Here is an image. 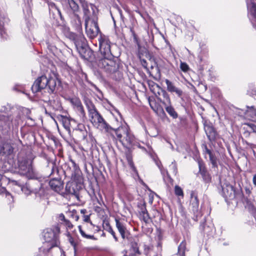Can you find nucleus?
<instances>
[{
    "label": "nucleus",
    "instance_id": "nucleus-1",
    "mask_svg": "<svg viewBox=\"0 0 256 256\" xmlns=\"http://www.w3.org/2000/svg\"><path fill=\"white\" fill-rule=\"evenodd\" d=\"M56 78L42 75L38 78L32 86L34 93H36L42 89L48 88V92L52 93L55 90L56 86Z\"/></svg>",
    "mask_w": 256,
    "mask_h": 256
},
{
    "label": "nucleus",
    "instance_id": "nucleus-2",
    "mask_svg": "<svg viewBox=\"0 0 256 256\" xmlns=\"http://www.w3.org/2000/svg\"><path fill=\"white\" fill-rule=\"evenodd\" d=\"M98 68L110 74L116 72L118 68V64L114 60L113 58L104 57L100 59L98 62Z\"/></svg>",
    "mask_w": 256,
    "mask_h": 256
},
{
    "label": "nucleus",
    "instance_id": "nucleus-3",
    "mask_svg": "<svg viewBox=\"0 0 256 256\" xmlns=\"http://www.w3.org/2000/svg\"><path fill=\"white\" fill-rule=\"evenodd\" d=\"M44 241L39 251L44 250L50 245L60 244L58 234L51 229H47L44 231Z\"/></svg>",
    "mask_w": 256,
    "mask_h": 256
},
{
    "label": "nucleus",
    "instance_id": "nucleus-4",
    "mask_svg": "<svg viewBox=\"0 0 256 256\" xmlns=\"http://www.w3.org/2000/svg\"><path fill=\"white\" fill-rule=\"evenodd\" d=\"M18 172L28 178L32 179L36 176L32 166V162L30 160H24L18 162Z\"/></svg>",
    "mask_w": 256,
    "mask_h": 256
},
{
    "label": "nucleus",
    "instance_id": "nucleus-5",
    "mask_svg": "<svg viewBox=\"0 0 256 256\" xmlns=\"http://www.w3.org/2000/svg\"><path fill=\"white\" fill-rule=\"evenodd\" d=\"M93 125L98 129L108 134L111 126L106 122L98 112L89 116Z\"/></svg>",
    "mask_w": 256,
    "mask_h": 256
},
{
    "label": "nucleus",
    "instance_id": "nucleus-6",
    "mask_svg": "<svg viewBox=\"0 0 256 256\" xmlns=\"http://www.w3.org/2000/svg\"><path fill=\"white\" fill-rule=\"evenodd\" d=\"M99 48L103 58H113L110 50V42L107 36L100 34L98 38Z\"/></svg>",
    "mask_w": 256,
    "mask_h": 256
},
{
    "label": "nucleus",
    "instance_id": "nucleus-7",
    "mask_svg": "<svg viewBox=\"0 0 256 256\" xmlns=\"http://www.w3.org/2000/svg\"><path fill=\"white\" fill-rule=\"evenodd\" d=\"M86 32L88 36L91 39L96 37L100 32L98 24L96 20H85Z\"/></svg>",
    "mask_w": 256,
    "mask_h": 256
},
{
    "label": "nucleus",
    "instance_id": "nucleus-8",
    "mask_svg": "<svg viewBox=\"0 0 256 256\" xmlns=\"http://www.w3.org/2000/svg\"><path fill=\"white\" fill-rule=\"evenodd\" d=\"M128 126L126 125L122 126L116 129L111 127L107 134L111 136L113 140H118L122 144V140L126 134Z\"/></svg>",
    "mask_w": 256,
    "mask_h": 256
},
{
    "label": "nucleus",
    "instance_id": "nucleus-9",
    "mask_svg": "<svg viewBox=\"0 0 256 256\" xmlns=\"http://www.w3.org/2000/svg\"><path fill=\"white\" fill-rule=\"evenodd\" d=\"M58 244L50 245L44 250H40V252L44 256H61L62 250Z\"/></svg>",
    "mask_w": 256,
    "mask_h": 256
},
{
    "label": "nucleus",
    "instance_id": "nucleus-10",
    "mask_svg": "<svg viewBox=\"0 0 256 256\" xmlns=\"http://www.w3.org/2000/svg\"><path fill=\"white\" fill-rule=\"evenodd\" d=\"M82 6L84 16V21L86 20H90L91 16L95 14L96 6L94 5L88 4L85 1L82 2Z\"/></svg>",
    "mask_w": 256,
    "mask_h": 256
},
{
    "label": "nucleus",
    "instance_id": "nucleus-11",
    "mask_svg": "<svg viewBox=\"0 0 256 256\" xmlns=\"http://www.w3.org/2000/svg\"><path fill=\"white\" fill-rule=\"evenodd\" d=\"M255 0H246L248 14L253 26L256 30V4Z\"/></svg>",
    "mask_w": 256,
    "mask_h": 256
},
{
    "label": "nucleus",
    "instance_id": "nucleus-12",
    "mask_svg": "<svg viewBox=\"0 0 256 256\" xmlns=\"http://www.w3.org/2000/svg\"><path fill=\"white\" fill-rule=\"evenodd\" d=\"M20 120V116L18 113L15 114L14 115L6 116L0 114V120L4 121L8 126L12 125V126H18Z\"/></svg>",
    "mask_w": 256,
    "mask_h": 256
},
{
    "label": "nucleus",
    "instance_id": "nucleus-13",
    "mask_svg": "<svg viewBox=\"0 0 256 256\" xmlns=\"http://www.w3.org/2000/svg\"><path fill=\"white\" fill-rule=\"evenodd\" d=\"M66 36L74 42L75 46L77 48L82 46L85 44L86 39L82 34L76 35L73 32H68L66 34Z\"/></svg>",
    "mask_w": 256,
    "mask_h": 256
},
{
    "label": "nucleus",
    "instance_id": "nucleus-14",
    "mask_svg": "<svg viewBox=\"0 0 256 256\" xmlns=\"http://www.w3.org/2000/svg\"><path fill=\"white\" fill-rule=\"evenodd\" d=\"M190 208L194 214H198L199 211V201L197 194L194 191H192L190 193Z\"/></svg>",
    "mask_w": 256,
    "mask_h": 256
},
{
    "label": "nucleus",
    "instance_id": "nucleus-15",
    "mask_svg": "<svg viewBox=\"0 0 256 256\" xmlns=\"http://www.w3.org/2000/svg\"><path fill=\"white\" fill-rule=\"evenodd\" d=\"M115 222L116 228L120 232L122 238L124 240L127 238V234L128 233L125 224L118 218H115Z\"/></svg>",
    "mask_w": 256,
    "mask_h": 256
},
{
    "label": "nucleus",
    "instance_id": "nucleus-16",
    "mask_svg": "<svg viewBox=\"0 0 256 256\" xmlns=\"http://www.w3.org/2000/svg\"><path fill=\"white\" fill-rule=\"evenodd\" d=\"M124 134V139L122 140V144L125 147L131 146L134 140V137L131 132L130 128L128 126L127 132Z\"/></svg>",
    "mask_w": 256,
    "mask_h": 256
},
{
    "label": "nucleus",
    "instance_id": "nucleus-17",
    "mask_svg": "<svg viewBox=\"0 0 256 256\" xmlns=\"http://www.w3.org/2000/svg\"><path fill=\"white\" fill-rule=\"evenodd\" d=\"M50 188L55 192L60 193L63 188V182L60 179L54 178L49 182Z\"/></svg>",
    "mask_w": 256,
    "mask_h": 256
},
{
    "label": "nucleus",
    "instance_id": "nucleus-18",
    "mask_svg": "<svg viewBox=\"0 0 256 256\" xmlns=\"http://www.w3.org/2000/svg\"><path fill=\"white\" fill-rule=\"evenodd\" d=\"M198 168L199 172L201 174L204 180L206 182H210L211 181L210 175L206 169L203 164L200 162H198Z\"/></svg>",
    "mask_w": 256,
    "mask_h": 256
},
{
    "label": "nucleus",
    "instance_id": "nucleus-19",
    "mask_svg": "<svg viewBox=\"0 0 256 256\" xmlns=\"http://www.w3.org/2000/svg\"><path fill=\"white\" fill-rule=\"evenodd\" d=\"M222 192L226 198L230 199H233L235 198V190L231 184H226L225 187L222 188Z\"/></svg>",
    "mask_w": 256,
    "mask_h": 256
},
{
    "label": "nucleus",
    "instance_id": "nucleus-20",
    "mask_svg": "<svg viewBox=\"0 0 256 256\" xmlns=\"http://www.w3.org/2000/svg\"><path fill=\"white\" fill-rule=\"evenodd\" d=\"M165 82L166 84L167 90L170 92H176V94L178 96H180L182 94V92L181 90L177 88L174 85V84L170 82V80L166 79Z\"/></svg>",
    "mask_w": 256,
    "mask_h": 256
},
{
    "label": "nucleus",
    "instance_id": "nucleus-21",
    "mask_svg": "<svg viewBox=\"0 0 256 256\" xmlns=\"http://www.w3.org/2000/svg\"><path fill=\"white\" fill-rule=\"evenodd\" d=\"M48 4L50 12L53 14L54 18L61 16L60 11L54 2H48Z\"/></svg>",
    "mask_w": 256,
    "mask_h": 256
},
{
    "label": "nucleus",
    "instance_id": "nucleus-22",
    "mask_svg": "<svg viewBox=\"0 0 256 256\" xmlns=\"http://www.w3.org/2000/svg\"><path fill=\"white\" fill-rule=\"evenodd\" d=\"M76 183L74 182H68L66 186V192L69 194H76Z\"/></svg>",
    "mask_w": 256,
    "mask_h": 256
},
{
    "label": "nucleus",
    "instance_id": "nucleus-23",
    "mask_svg": "<svg viewBox=\"0 0 256 256\" xmlns=\"http://www.w3.org/2000/svg\"><path fill=\"white\" fill-rule=\"evenodd\" d=\"M84 102L87 108L89 116L98 112L94 105L90 100L85 98Z\"/></svg>",
    "mask_w": 256,
    "mask_h": 256
},
{
    "label": "nucleus",
    "instance_id": "nucleus-24",
    "mask_svg": "<svg viewBox=\"0 0 256 256\" xmlns=\"http://www.w3.org/2000/svg\"><path fill=\"white\" fill-rule=\"evenodd\" d=\"M204 130L208 138L210 140H214L216 138V132L214 128L210 126H206Z\"/></svg>",
    "mask_w": 256,
    "mask_h": 256
},
{
    "label": "nucleus",
    "instance_id": "nucleus-25",
    "mask_svg": "<svg viewBox=\"0 0 256 256\" xmlns=\"http://www.w3.org/2000/svg\"><path fill=\"white\" fill-rule=\"evenodd\" d=\"M245 114L247 118L252 121H256V108L254 106L248 107Z\"/></svg>",
    "mask_w": 256,
    "mask_h": 256
},
{
    "label": "nucleus",
    "instance_id": "nucleus-26",
    "mask_svg": "<svg viewBox=\"0 0 256 256\" xmlns=\"http://www.w3.org/2000/svg\"><path fill=\"white\" fill-rule=\"evenodd\" d=\"M140 218L145 222L149 221L150 217L145 205L142 206L140 211L139 212Z\"/></svg>",
    "mask_w": 256,
    "mask_h": 256
},
{
    "label": "nucleus",
    "instance_id": "nucleus-27",
    "mask_svg": "<svg viewBox=\"0 0 256 256\" xmlns=\"http://www.w3.org/2000/svg\"><path fill=\"white\" fill-rule=\"evenodd\" d=\"M67 2L72 12L76 14V13L78 12L80 10L77 2L74 0H67Z\"/></svg>",
    "mask_w": 256,
    "mask_h": 256
},
{
    "label": "nucleus",
    "instance_id": "nucleus-28",
    "mask_svg": "<svg viewBox=\"0 0 256 256\" xmlns=\"http://www.w3.org/2000/svg\"><path fill=\"white\" fill-rule=\"evenodd\" d=\"M50 101L51 106L54 110H59L61 109V102L58 96H56L54 100H50Z\"/></svg>",
    "mask_w": 256,
    "mask_h": 256
},
{
    "label": "nucleus",
    "instance_id": "nucleus-29",
    "mask_svg": "<svg viewBox=\"0 0 256 256\" xmlns=\"http://www.w3.org/2000/svg\"><path fill=\"white\" fill-rule=\"evenodd\" d=\"M3 150L2 155L10 156L13 152V148L12 146L8 144H6L3 145V148H0Z\"/></svg>",
    "mask_w": 256,
    "mask_h": 256
},
{
    "label": "nucleus",
    "instance_id": "nucleus-30",
    "mask_svg": "<svg viewBox=\"0 0 256 256\" xmlns=\"http://www.w3.org/2000/svg\"><path fill=\"white\" fill-rule=\"evenodd\" d=\"M164 106L166 112L170 116L174 118H178V114L174 108L172 106L171 104L170 105L165 106Z\"/></svg>",
    "mask_w": 256,
    "mask_h": 256
},
{
    "label": "nucleus",
    "instance_id": "nucleus-31",
    "mask_svg": "<svg viewBox=\"0 0 256 256\" xmlns=\"http://www.w3.org/2000/svg\"><path fill=\"white\" fill-rule=\"evenodd\" d=\"M105 230H106L107 232H110L113 236L114 240L117 242L118 240V238L116 235L115 232L114 231L113 229L112 228V226H110V223L108 222H105L103 226Z\"/></svg>",
    "mask_w": 256,
    "mask_h": 256
},
{
    "label": "nucleus",
    "instance_id": "nucleus-32",
    "mask_svg": "<svg viewBox=\"0 0 256 256\" xmlns=\"http://www.w3.org/2000/svg\"><path fill=\"white\" fill-rule=\"evenodd\" d=\"M186 250V242L183 240L180 244L178 247V256H185V251Z\"/></svg>",
    "mask_w": 256,
    "mask_h": 256
},
{
    "label": "nucleus",
    "instance_id": "nucleus-33",
    "mask_svg": "<svg viewBox=\"0 0 256 256\" xmlns=\"http://www.w3.org/2000/svg\"><path fill=\"white\" fill-rule=\"evenodd\" d=\"M162 96L163 98V100H161L162 102L164 104V106L170 105L171 104V102L168 94L165 90H162Z\"/></svg>",
    "mask_w": 256,
    "mask_h": 256
},
{
    "label": "nucleus",
    "instance_id": "nucleus-34",
    "mask_svg": "<svg viewBox=\"0 0 256 256\" xmlns=\"http://www.w3.org/2000/svg\"><path fill=\"white\" fill-rule=\"evenodd\" d=\"M144 256H156V253L153 250L152 246H144Z\"/></svg>",
    "mask_w": 256,
    "mask_h": 256
},
{
    "label": "nucleus",
    "instance_id": "nucleus-35",
    "mask_svg": "<svg viewBox=\"0 0 256 256\" xmlns=\"http://www.w3.org/2000/svg\"><path fill=\"white\" fill-rule=\"evenodd\" d=\"M79 232L81 234V236L84 238L86 239H90V240H96L94 235L86 234V232L82 229V228L80 226H78Z\"/></svg>",
    "mask_w": 256,
    "mask_h": 256
},
{
    "label": "nucleus",
    "instance_id": "nucleus-36",
    "mask_svg": "<svg viewBox=\"0 0 256 256\" xmlns=\"http://www.w3.org/2000/svg\"><path fill=\"white\" fill-rule=\"evenodd\" d=\"M69 100L74 109L76 108L82 104L80 100L77 98H70L69 99Z\"/></svg>",
    "mask_w": 256,
    "mask_h": 256
},
{
    "label": "nucleus",
    "instance_id": "nucleus-37",
    "mask_svg": "<svg viewBox=\"0 0 256 256\" xmlns=\"http://www.w3.org/2000/svg\"><path fill=\"white\" fill-rule=\"evenodd\" d=\"M174 194L177 196L184 198V194L182 189L178 186L176 185L174 186Z\"/></svg>",
    "mask_w": 256,
    "mask_h": 256
},
{
    "label": "nucleus",
    "instance_id": "nucleus-38",
    "mask_svg": "<svg viewBox=\"0 0 256 256\" xmlns=\"http://www.w3.org/2000/svg\"><path fill=\"white\" fill-rule=\"evenodd\" d=\"M75 110L81 118L84 119V118H86V113L82 104Z\"/></svg>",
    "mask_w": 256,
    "mask_h": 256
},
{
    "label": "nucleus",
    "instance_id": "nucleus-39",
    "mask_svg": "<svg viewBox=\"0 0 256 256\" xmlns=\"http://www.w3.org/2000/svg\"><path fill=\"white\" fill-rule=\"evenodd\" d=\"M67 214L75 221L76 222L78 220L79 216L77 214L76 210H72L68 212Z\"/></svg>",
    "mask_w": 256,
    "mask_h": 256
},
{
    "label": "nucleus",
    "instance_id": "nucleus-40",
    "mask_svg": "<svg viewBox=\"0 0 256 256\" xmlns=\"http://www.w3.org/2000/svg\"><path fill=\"white\" fill-rule=\"evenodd\" d=\"M60 118H61V121L63 124L64 126L66 128H68L70 122H69V120L68 118L66 116H60Z\"/></svg>",
    "mask_w": 256,
    "mask_h": 256
},
{
    "label": "nucleus",
    "instance_id": "nucleus-41",
    "mask_svg": "<svg viewBox=\"0 0 256 256\" xmlns=\"http://www.w3.org/2000/svg\"><path fill=\"white\" fill-rule=\"evenodd\" d=\"M210 160L213 167L217 166V158L215 155L212 153L209 155Z\"/></svg>",
    "mask_w": 256,
    "mask_h": 256
},
{
    "label": "nucleus",
    "instance_id": "nucleus-42",
    "mask_svg": "<svg viewBox=\"0 0 256 256\" xmlns=\"http://www.w3.org/2000/svg\"><path fill=\"white\" fill-rule=\"evenodd\" d=\"M0 34L1 36L4 38H7V34L4 26L0 22Z\"/></svg>",
    "mask_w": 256,
    "mask_h": 256
},
{
    "label": "nucleus",
    "instance_id": "nucleus-43",
    "mask_svg": "<svg viewBox=\"0 0 256 256\" xmlns=\"http://www.w3.org/2000/svg\"><path fill=\"white\" fill-rule=\"evenodd\" d=\"M180 68L181 70L184 72H187L190 68L188 66L186 62H181L180 64Z\"/></svg>",
    "mask_w": 256,
    "mask_h": 256
},
{
    "label": "nucleus",
    "instance_id": "nucleus-44",
    "mask_svg": "<svg viewBox=\"0 0 256 256\" xmlns=\"http://www.w3.org/2000/svg\"><path fill=\"white\" fill-rule=\"evenodd\" d=\"M250 129L253 132L256 133V126L252 123L246 124Z\"/></svg>",
    "mask_w": 256,
    "mask_h": 256
},
{
    "label": "nucleus",
    "instance_id": "nucleus-45",
    "mask_svg": "<svg viewBox=\"0 0 256 256\" xmlns=\"http://www.w3.org/2000/svg\"><path fill=\"white\" fill-rule=\"evenodd\" d=\"M21 190L26 194H28L30 193V190L26 186H20Z\"/></svg>",
    "mask_w": 256,
    "mask_h": 256
},
{
    "label": "nucleus",
    "instance_id": "nucleus-46",
    "mask_svg": "<svg viewBox=\"0 0 256 256\" xmlns=\"http://www.w3.org/2000/svg\"><path fill=\"white\" fill-rule=\"evenodd\" d=\"M90 227L94 228V232H96L100 230V227L94 225L92 222H90Z\"/></svg>",
    "mask_w": 256,
    "mask_h": 256
},
{
    "label": "nucleus",
    "instance_id": "nucleus-47",
    "mask_svg": "<svg viewBox=\"0 0 256 256\" xmlns=\"http://www.w3.org/2000/svg\"><path fill=\"white\" fill-rule=\"evenodd\" d=\"M2 193H3V192L5 194H6V196L8 197V199H9L8 197H10L12 198V197L11 196L9 192H8L5 188H2Z\"/></svg>",
    "mask_w": 256,
    "mask_h": 256
},
{
    "label": "nucleus",
    "instance_id": "nucleus-48",
    "mask_svg": "<svg viewBox=\"0 0 256 256\" xmlns=\"http://www.w3.org/2000/svg\"><path fill=\"white\" fill-rule=\"evenodd\" d=\"M64 224L68 228H69L70 229H71L73 226L72 224H71V222L68 220H66L64 222Z\"/></svg>",
    "mask_w": 256,
    "mask_h": 256
},
{
    "label": "nucleus",
    "instance_id": "nucleus-49",
    "mask_svg": "<svg viewBox=\"0 0 256 256\" xmlns=\"http://www.w3.org/2000/svg\"><path fill=\"white\" fill-rule=\"evenodd\" d=\"M84 220L85 222H88L90 224V222H91L90 220V216H88V215H84Z\"/></svg>",
    "mask_w": 256,
    "mask_h": 256
},
{
    "label": "nucleus",
    "instance_id": "nucleus-50",
    "mask_svg": "<svg viewBox=\"0 0 256 256\" xmlns=\"http://www.w3.org/2000/svg\"><path fill=\"white\" fill-rule=\"evenodd\" d=\"M59 219L60 220L64 222L66 220V219L64 216L62 214H61L59 215Z\"/></svg>",
    "mask_w": 256,
    "mask_h": 256
},
{
    "label": "nucleus",
    "instance_id": "nucleus-51",
    "mask_svg": "<svg viewBox=\"0 0 256 256\" xmlns=\"http://www.w3.org/2000/svg\"><path fill=\"white\" fill-rule=\"evenodd\" d=\"M156 165L158 166L160 168V170L161 172V173L163 174L162 170V164H161L160 162H156Z\"/></svg>",
    "mask_w": 256,
    "mask_h": 256
},
{
    "label": "nucleus",
    "instance_id": "nucleus-52",
    "mask_svg": "<svg viewBox=\"0 0 256 256\" xmlns=\"http://www.w3.org/2000/svg\"><path fill=\"white\" fill-rule=\"evenodd\" d=\"M205 153L208 154V155L212 154L210 150H208L206 146H205Z\"/></svg>",
    "mask_w": 256,
    "mask_h": 256
},
{
    "label": "nucleus",
    "instance_id": "nucleus-53",
    "mask_svg": "<svg viewBox=\"0 0 256 256\" xmlns=\"http://www.w3.org/2000/svg\"><path fill=\"white\" fill-rule=\"evenodd\" d=\"M252 182L256 186V174L254 176L253 178H252Z\"/></svg>",
    "mask_w": 256,
    "mask_h": 256
},
{
    "label": "nucleus",
    "instance_id": "nucleus-54",
    "mask_svg": "<svg viewBox=\"0 0 256 256\" xmlns=\"http://www.w3.org/2000/svg\"><path fill=\"white\" fill-rule=\"evenodd\" d=\"M209 226H204L203 228V230L204 231V233H208V232L206 231V229L208 228Z\"/></svg>",
    "mask_w": 256,
    "mask_h": 256
},
{
    "label": "nucleus",
    "instance_id": "nucleus-55",
    "mask_svg": "<svg viewBox=\"0 0 256 256\" xmlns=\"http://www.w3.org/2000/svg\"><path fill=\"white\" fill-rule=\"evenodd\" d=\"M130 30L132 32V35L134 36V38H136V34H135L133 29L132 28H130Z\"/></svg>",
    "mask_w": 256,
    "mask_h": 256
},
{
    "label": "nucleus",
    "instance_id": "nucleus-56",
    "mask_svg": "<svg viewBox=\"0 0 256 256\" xmlns=\"http://www.w3.org/2000/svg\"><path fill=\"white\" fill-rule=\"evenodd\" d=\"M86 209H82L80 210V212L82 214H86Z\"/></svg>",
    "mask_w": 256,
    "mask_h": 256
},
{
    "label": "nucleus",
    "instance_id": "nucleus-57",
    "mask_svg": "<svg viewBox=\"0 0 256 256\" xmlns=\"http://www.w3.org/2000/svg\"><path fill=\"white\" fill-rule=\"evenodd\" d=\"M162 172H163V174H162V175L164 176L165 174H168V172L166 171L164 168H163L162 167Z\"/></svg>",
    "mask_w": 256,
    "mask_h": 256
},
{
    "label": "nucleus",
    "instance_id": "nucleus-58",
    "mask_svg": "<svg viewBox=\"0 0 256 256\" xmlns=\"http://www.w3.org/2000/svg\"><path fill=\"white\" fill-rule=\"evenodd\" d=\"M3 148V146H0V148ZM2 151H3V150H2L1 148H0V154L2 155Z\"/></svg>",
    "mask_w": 256,
    "mask_h": 256
},
{
    "label": "nucleus",
    "instance_id": "nucleus-59",
    "mask_svg": "<svg viewBox=\"0 0 256 256\" xmlns=\"http://www.w3.org/2000/svg\"><path fill=\"white\" fill-rule=\"evenodd\" d=\"M152 202H153V199H152V198H150L149 202H150V204H152Z\"/></svg>",
    "mask_w": 256,
    "mask_h": 256
},
{
    "label": "nucleus",
    "instance_id": "nucleus-60",
    "mask_svg": "<svg viewBox=\"0 0 256 256\" xmlns=\"http://www.w3.org/2000/svg\"><path fill=\"white\" fill-rule=\"evenodd\" d=\"M121 18L122 19L123 22H124V18L122 15H121Z\"/></svg>",
    "mask_w": 256,
    "mask_h": 256
},
{
    "label": "nucleus",
    "instance_id": "nucleus-61",
    "mask_svg": "<svg viewBox=\"0 0 256 256\" xmlns=\"http://www.w3.org/2000/svg\"><path fill=\"white\" fill-rule=\"evenodd\" d=\"M162 110L163 114H165V113H164V110L162 109Z\"/></svg>",
    "mask_w": 256,
    "mask_h": 256
},
{
    "label": "nucleus",
    "instance_id": "nucleus-62",
    "mask_svg": "<svg viewBox=\"0 0 256 256\" xmlns=\"http://www.w3.org/2000/svg\"><path fill=\"white\" fill-rule=\"evenodd\" d=\"M130 164L132 165V166L133 164L130 162Z\"/></svg>",
    "mask_w": 256,
    "mask_h": 256
}]
</instances>
